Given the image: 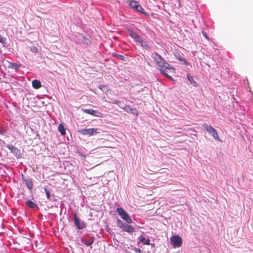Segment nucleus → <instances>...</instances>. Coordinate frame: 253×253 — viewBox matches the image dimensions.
Instances as JSON below:
<instances>
[{
  "mask_svg": "<svg viewBox=\"0 0 253 253\" xmlns=\"http://www.w3.org/2000/svg\"><path fill=\"white\" fill-rule=\"evenodd\" d=\"M151 57L155 61L156 64L161 68L170 69V65L157 52L152 53Z\"/></svg>",
  "mask_w": 253,
  "mask_h": 253,
  "instance_id": "1",
  "label": "nucleus"
},
{
  "mask_svg": "<svg viewBox=\"0 0 253 253\" xmlns=\"http://www.w3.org/2000/svg\"><path fill=\"white\" fill-rule=\"evenodd\" d=\"M117 224L118 227L121 229L123 231L129 233H133L134 231V228L131 225L125 223L120 219H117Z\"/></svg>",
  "mask_w": 253,
  "mask_h": 253,
  "instance_id": "2",
  "label": "nucleus"
},
{
  "mask_svg": "<svg viewBox=\"0 0 253 253\" xmlns=\"http://www.w3.org/2000/svg\"><path fill=\"white\" fill-rule=\"evenodd\" d=\"M116 211L120 216L121 218L127 223H132V219L127 212L122 207H118L116 209Z\"/></svg>",
  "mask_w": 253,
  "mask_h": 253,
  "instance_id": "3",
  "label": "nucleus"
},
{
  "mask_svg": "<svg viewBox=\"0 0 253 253\" xmlns=\"http://www.w3.org/2000/svg\"><path fill=\"white\" fill-rule=\"evenodd\" d=\"M203 127L209 132V134H211L215 139L218 141L220 140L219 137L216 130L212 126L208 125L207 124H204L203 125Z\"/></svg>",
  "mask_w": 253,
  "mask_h": 253,
  "instance_id": "4",
  "label": "nucleus"
},
{
  "mask_svg": "<svg viewBox=\"0 0 253 253\" xmlns=\"http://www.w3.org/2000/svg\"><path fill=\"white\" fill-rule=\"evenodd\" d=\"M170 242L174 248L179 247L181 245L182 239L179 235H174L170 238Z\"/></svg>",
  "mask_w": 253,
  "mask_h": 253,
  "instance_id": "5",
  "label": "nucleus"
},
{
  "mask_svg": "<svg viewBox=\"0 0 253 253\" xmlns=\"http://www.w3.org/2000/svg\"><path fill=\"white\" fill-rule=\"evenodd\" d=\"M79 132L85 135H93L94 134L98 133L97 128H89L86 129H82L79 130Z\"/></svg>",
  "mask_w": 253,
  "mask_h": 253,
  "instance_id": "6",
  "label": "nucleus"
},
{
  "mask_svg": "<svg viewBox=\"0 0 253 253\" xmlns=\"http://www.w3.org/2000/svg\"><path fill=\"white\" fill-rule=\"evenodd\" d=\"M6 147L10 150V152L12 153L17 158H20L22 154L21 151L17 148L14 146L8 144L6 145Z\"/></svg>",
  "mask_w": 253,
  "mask_h": 253,
  "instance_id": "7",
  "label": "nucleus"
},
{
  "mask_svg": "<svg viewBox=\"0 0 253 253\" xmlns=\"http://www.w3.org/2000/svg\"><path fill=\"white\" fill-rule=\"evenodd\" d=\"M81 243L87 247L91 246L94 242V238L92 236L89 235L87 237H83L81 239Z\"/></svg>",
  "mask_w": 253,
  "mask_h": 253,
  "instance_id": "8",
  "label": "nucleus"
},
{
  "mask_svg": "<svg viewBox=\"0 0 253 253\" xmlns=\"http://www.w3.org/2000/svg\"><path fill=\"white\" fill-rule=\"evenodd\" d=\"M74 224L79 229H83L86 227V223L82 221L77 216L76 213L74 215Z\"/></svg>",
  "mask_w": 253,
  "mask_h": 253,
  "instance_id": "9",
  "label": "nucleus"
},
{
  "mask_svg": "<svg viewBox=\"0 0 253 253\" xmlns=\"http://www.w3.org/2000/svg\"><path fill=\"white\" fill-rule=\"evenodd\" d=\"M82 111L83 112L87 114H90L92 116L97 117H103V114L100 112H98L96 110H94L92 109H82Z\"/></svg>",
  "mask_w": 253,
  "mask_h": 253,
  "instance_id": "10",
  "label": "nucleus"
},
{
  "mask_svg": "<svg viewBox=\"0 0 253 253\" xmlns=\"http://www.w3.org/2000/svg\"><path fill=\"white\" fill-rule=\"evenodd\" d=\"M127 33L129 36L135 42H140V40H141V37L137 33L130 29L127 30Z\"/></svg>",
  "mask_w": 253,
  "mask_h": 253,
  "instance_id": "11",
  "label": "nucleus"
},
{
  "mask_svg": "<svg viewBox=\"0 0 253 253\" xmlns=\"http://www.w3.org/2000/svg\"><path fill=\"white\" fill-rule=\"evenodd\" d=\"M22 179L25 182L27 188L30 190H32L33 189V184L31 179L25 177L23 176Z\"/></svg>",
  "mask_w": 253,
  "mask_h": 253,
  "instance_id": "12",
  "label": "nucleus"
},
{
  "mask_svg": "<svg viewBox=\"0 0 253 253\" xmlns=\"http://www.w3.org/2000/svg\"><path fill=\"white\" fill-rule=\"evenodd\" d=\"M124 111L127 113H131L136 115H138V112L136 108H131L128 105L125 107Z\"/></svg>",
  "mask_w": 253,
  "mask_h": 253,
  "instance_id": "13",
  "label": "nucleus"
},
{
  "mask_svg": "<svg viewBox=\"0 0 253 253\" xmlns=\"http://www.w3.org/2000/svg\"><path fill=\"white\" fill-rule=\"evenodd\" d=\"M127 3L129 4V6L134 10H136L137 8V5L139 4L138 2L135 0H127Z\"/></svg>",
  "mask_w": 253,
  "mask_h": 253,
  "instance_id": "14",
  "label": "nucleus"
},
{
  "mask_svg": "<svg viewBox=\"0 0 253 253\" xmlns=\"http://www.w3.org/2000/svg\"><path fill=\"white\" fill-rule=\"evenodd\" d=\"M138 240L140 242L142 243L143 245H150V239H146V238L143 236H140L138 237Z\"/></svg>",
  "mask_w": 253,
  "mask_h": 253,
  "instance_id": "15",
  "label": "nucleus"
},
{
  "mask_svg": "<svg viewBox=\"0 0 253 253\" xmlns=\"http://www.w3.org/2000/svg\"><path fill=\"white\" fill-rule=\"evenodd\" d=\"M140 42H138L139 43H140L141 46L144 47L145 49L150 50L151 49V47L146 42L144 41L143 39L141 38L140 40Z\"/></svg>",
  "mask_w": 253,
  "mask_h": 253,
  "instance_id": "16",
  "label": "nucleus"
},
{
  "mask_svg": "<svg viewBox=\"0 0 253 253\" xmlns=\"http://www.w3.org/2000/svg\"><path fill=\"white\" fill-rule=\"evenodd\" d=\"M8 68L13 69L16 71H18L20 68V65L16 63L9 62Z\"/></svg>",
  "mask_w": 253,
  "mask_h": 253,
  "instance_id": "17",
  "label": "nucleus"
},
{
  "mask_svg": "<svg viewBox=\"0 0 253 253\" xmlns=\"http://www.w3.org/2000/svg\"><path fill=\"white\" fill-rule=\"evenodd\" d=\"M32 86L35 89H38L41 86V83L40 81L34 80L32 81Z\"/></svg>",
  "mask_w": 253,
  "mask_h": 253,
  "instance_id": "18",
  "label": "nucleus"
},
{
  "mask_svg": "<svg viewBox=\"0 0 253 253\" xmlns=\"http://www.w3.org/2000/svg\"><path fill=\"white\" fill-rule=\"evenodd\" d=\"M58 130L61 135H64L66 134V129L63 124H60L58 126Z\"/></svg>",
  "mask_w": 253,
  "mask_h": 253,
  "instance_id": "19",
  "label": "nucleus"
},
{
  "mask_svg": "<svg viewBox=\"0 0 253 253\" xmlns=\"http://www.w3.org/2000/svg\"><path fill=\"white\" fill-rule=\"evenodd\" d=\"M26 204L27 206H28L31 209H35L38 206L37 205L32 202L31 200H28L26 202Z\"/></svg>",
  "mask_w": 253,
  "mask_h": 253,
  "instance_id": "20",
  "label": "nucleus"
},
{
  "mask_svg": "<svg viewBox=\"0 0 253 253\" xmlns=\"http://www.w3.org/2000/svg\"><path fill=\"white\" fill-rule=\"evenodd\" d=\"M167 69L166 68H161L160 69V72L161 74L163 75L166 77L168 78V79H170V80H173V78L172 77L169 76L166 72V70Z\"/></svg>",
  "mask_w": 253,
  "mask_h": 253,
  "instance_id": "21",
  "label": "nucleus"
},
{
  "mask_svg": "<svg viewBox=\"0 0 253 253\" xmlns=\"http://www.w3.org/2000/svg\"><path fill=\"white\" fill-rule=\"evenodd\" d=\"M113 103L118 105L119 107L123 109L124 110H125V107L127 106L125 105L123 102L118 100H115Z\"/></svg>",
  "mask_w": 253,
  "mask_h": 253,
  "instance_id": "22",
  "label": "nucleus"
},
{
  "mask_svg": "<svg viewBox=\"0 0 253 253\" xmlns=\"http://www.w3.org/2000/svg\"><path fill=\"white\" fill-rule=\"evenodd\" d=\"M113 56L116 57L117 59H120L122 61H126L127 59L126 57L120 54L115 53L113 55Z\"/></svg>",
  "mask_w": 253,
  "mask_h": 253,
  "instance_id": "23",
  "label": "nucleus"
},
{
  "mask_svg": "<svg viewBox=\"0 0 253 253\" xmlns=\"http://www.w3.org/2000/svg\"><path fill=\"white\" fill-rule=\"evenodd\" d=\"M135 11H138L144 15H146V13L145 12L144 9L139 4H138V5H137V8Z\"/></svg>",
  "mask_w": 253,
  "mask_h": 253,
  "instance_id": "24",
  "label": "nucleus"
},
{
  "mask_svg": "<svg viewBox=\"0 0 253 253\" xmlns=\"http://www.w3.org/2000/svg\"><path fill=\"white\" fill-rule=\"evenodd\" d=\"M44 189L47 199L50 200L51 196L50 192L47 189L46 187H44Z\"/></svg>",
  "mask_w": 253,
  "mask_h": 253,
  "instance_id": "25",
  "label": "nucleus"
},
{
  "mask_svg": "<svg viewBox=\"0 0 253 253\" xmlns=\"http://www.w3.org/2000/svg\"><path fill=\"white\" fill-rule=\"evenodd\" d=\"M30 50L33 53H36L38 52V48L35 46H32L30 47Z\"/></svg>",
  "mask_w": 253,
  "mask_h": 253,
  "instance_id": "26",
  "label": "nucleus"
},
{
  "mask_svg": "<svg viewBox=\"0 0 253 253\" xmlns=\"http://www.w3.org/2000/svg\"><path fill=\"white\" fill-rule=\"evenodd\" d=\"M5 40L6 39L5 38H3L0 35V43H1L2 44H4L5 43Z\"/></svg>",
  "mask_w": 253,
  "mask_h": 253,
  "instance_id": "27",
  "label": "nucleus"
},
{
  "mask_svg": "<svg viewBox=\"0 0 253 253\" xmlns=\"http://www.w3.org/2000/svg\"><path fill=\"white\" fill-rule=\"evenodd\" d=\"M179 60L182 61L183 63V64L186 66L188 65L189 64V63L185 60V58H179Z\"/></svg>",
  "mask_w": 253,
  "mask_h": 253,
  "instance_id": "28",
  "label": "nucleus"
},
{
  "mask_svg": "<svg viewBox=\"0 0 253 253\" xmlns=\"http://www.w3.org/2000/svg\"><path fill=\"white\" fill-rule=\"evenodd\" d=\"M82 39H83V40H84V43H86V44H89V43H90V41H89V40L88 39H87V38H85V37H84V36H82Z\"/></svg>",
  "mask_w": 253,
  "mask_h": 253,
  "instance_id": "29",
  "label": "nucleus"
},
{
  "mask_svg": "<svg viewBox=\"0 0 253 253\" xmlns=\"http://www.w3.org/2000/svg\"><path fill=\"white\" fill-rule=\"evenodd\" d=\"M202 34L203 35V36L207 40H209V36H208L206 32L204 31H203L202 32Z\"/></svg>",
  "mask_w": 253,
  "mask_h": 253,
  "instance_id": "30",
  "label": "nucleus"
},
{
  "mask_svg": "<svg viewBox=\"0 0 253 253\" xmlns=\"http://www.w3.org/2000/svg\"><path fill=\"white\" fill-rule=\"evenodd\" d=\"M5 132L3 127L0 126V134H3Z\"/></svg>",
  "mask_w": 253,
  "mask_h": 253,
  "instance_id": "31",
  "label": "nucleus"
},
{
  "mask_svg": "<svg viewBox=\"0 0 253 253\" xmlns=\"http://www.w3.org/2000/svg\"><path fill=\"white\" fill-rule=\"evenodd\" d=\"M176 59L179 60V58H183L182 57L180 56V54H178L177 56H176Z\"/></svg>",
  "mask_w": 253,
  "mask_h": 253,
  "instance_id": "32",
  "label": "nucleus"
},
{
  "mask_svg": "<svg viewBox=\"0 0 253 253\" xmlns=\"http://www.w3.org/2000/svg\"><path fill=\"white\" fill-rule=\"evenodd\" d=\"M103 86H103V85H99V87H99V89H100L102 90V88L103 87Z\"/></svg>",
  "mask_w": 253,
  "mask_h": 253,
  "instance_id": "33",
  "label": "nucleus"
},
{
  "mask_svg": "<svg viewBox=\"0 0 253 253\" xmlns=\"http://www.w3.org/2000/svg\"><path fill=\"white\" fill-rule=\"evenodd\" d=\"M187 77H188V80L191 82V79L188 75Z\"/></svg>",
  "mask_w": 253,
  "mask_h": 253,
  "instance_id": "34",
  "label": "nucleus"
}]
</instances>
